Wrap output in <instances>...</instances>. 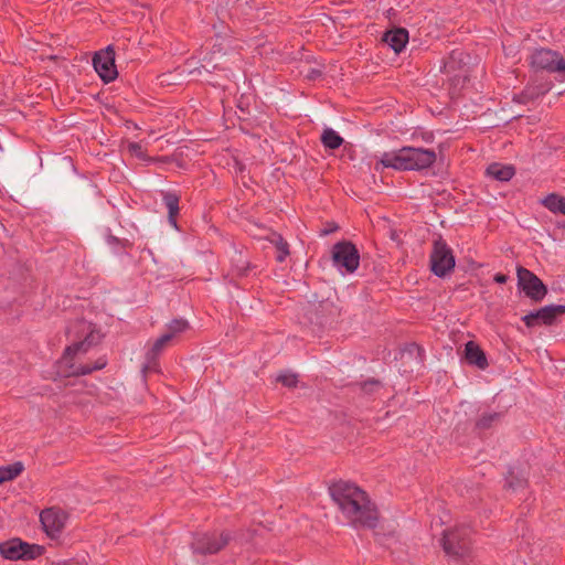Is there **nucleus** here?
I'll list each match as a JSON object with an SVG mask.
<instances>
[{
  "label": "nucleus",
  "instance_id": "f257e3e1",
  "mask_svg": "<svg viewBox=\"0 0 565 565\" xmlns=\"http://www.w3.org/2000/svg\"><path fill=\"white\" fill-rule=\"evenodd\" d=\"M332 501L343 518L353 527H374L377 511L365 491L348 481H338L329 487Z\"/></svg>",
  "mask_w": 565,
  "mask_h": 565
},
{
  "label": "nucleus",
  "instance_id": "f03ea898",
  "mask_svg": "<svg viewBox=\"0 0 565 565\" xmlns=\"http://www.w3.org/2000/svg\"><path fill=\"white\" fill-rule=\"evenodd\" d=\"M436 161V153L430 149L403 147L401 149L383 152L374 166L381 172L385 168L397 171L423 170Z\"/></svg>",
  "mask_w": 565,
  "mask_h": 565
},
{
  "label": "nucleus",
  "instance_id": "7ed1b4c3",
  "mask_svg": "<svg viewBox=\"0 0 565 565\" xmlns=\"http://www.w3.org/2000/svg\"><path fill=\"white\" fill-rule=\"evenodd\" d=\"M85 329L89 330L88 334L83 341L68 347L60 362L61 372L65 376L85 375L95 370H100L106 365L105 359H99L94 364L82 365L76 363L77 356L86 353L88 349L97 344L102 338L100 333L92 329L90 324L85 326Z\"/></svg>",
  "mask_w": 565,
  "mask_h": 565
},
{
  "label": "nucleus",
  "instance_id": "20e7f679",
  "mask_svg": "<svg viewBox=\"0 0 565 565\" xmlns=\"http://www.w3.org/2000/svg\"><path fill=\"white\" fill-rule=\"evenodd\" d=\"M333 266L341 273H353L360 264L359 252L350 242H339L332 248Z\"/></svg>",
  "mask_w": 565,
  "mask_h": 565
},
{
  "label": "nucleus",
  "instance_id": "39448f33",
  "mask_svg": "<svg viewBox=\"0 0 565 565\" xmlns=\"http://www.w3.org/2000/svg\"><path fill=\"white\" fill-rule=\"evenodd\" d=\"M530 63L533 67L558 73L565 76V60L552 50H536L530 56Z\"/></svg>",
  "mask_w": 565,
  "mask_h": 565
},
{
  "label": "nucleus",
  "instance_id": "423d86ee",
  "mask_svg": "<svg viewBox=\"0 0 565 565\" xmlns=\"http://www.w3.org/2000/svg\"><path fill=\"white\" fill-rule=\"evenodd\" d=\"M431 270L435 275L443 277L455 267V258L450 248L441 241L434 244L430 255Z\"/></svg>",
  "mask_w": 565,
  "mask_h": 565
},
{
  "label": "nucleus",
  "instance_id": "0eeeda50",
  "mask_svg": "<svg viewBox=\"0 0 565 565\" xmlns=\"http://www.w3.org/2000/svg\"><path fill=\"white\" fill-rule=\"evenodd\" d=\"M518 282L525 295L535 302L541 301L547 292V288L543 281L532 271L523 267L518 268Z\"/></svg>",
  "mask_w": 565,
  "mask_h": 565
},
{
  "label": "nucleus",
  "instance_id": "6e6552de",
  "mask_svg": "<svg viewBox=\"0 0 565 565\" xmlns=\"http://www.w3.org/2000/svg\"><path fill=\"white\" fill-rule=\"evenodd\" d=\"M445 553L455 558L463 557L469 550L467 532L463 529L445 531L443 536Z\"/></svg>",
  "mask_w": 565,
  "mask_h": 565
},
{
  "label": "nucleus",
  "instance_id": "1a4fd4ad",
  "mask_svg": "<svg viewBox=\"0 0 565 565\" xmlns=\"http://www.w3.org/2000/svg\"><path fill=\"white\" fill-rule=\"evenodd\" d=\"M41 553V546L29 545L18 539L0 544V554L8 559L35 558Z\"/></svg>",
  "mask_w": 565,
  "mask_h": 565
},
{
  "label": "nucleus",
  "instance_id": "9d476101",
  "mask_svg": "<svg viewBox=\"0 0 565 565\" xmlns=\"http://www.w3.org/2000/svg\"><path fill=\"white\" fill-rule=\"evenodd\" d=\"M93 64L97 74L106 83L114 81L118 75L115 65V54L111 46L96 53Z\"/></svg>",
  "mask_w": 565,
  "mask_h": 565
},
{
  "label": "nucleus",
  "instance_id": "9b49d317",
  "mask_svg": "<svg viewBox=\"0 0 565 565\" xmlns=\"http://www.w3.org/2000/svg\"><path fill=\"white\" fill-rule=\"evenodd\" d=\"M228 534H201L193 542V550L201 554H213L221 551L228 543Z\"/></svg>",
  "mask_w": 565,
  "mask_h": 565
},
{
  "label": "nucleus",
  "instance_id": "f8f14e48",
  "mask_svg": "<svg viewBox=\"0 0 565 565\" xmlns=\"http://www.w3.org/2000/svg\"><path fill=\"white\" fill-rule=\"evenodd\" d=\"M40 520L47 535L54 537L63 530L66 515L63 511L51 508L41 512Z\"/></svg>",
  "mask_w": 565,
  "mask_h": 565
},
{
  "label": "nucleus",
  "instance_id": "ddd939ff",
  "mask_svg": "<svg viewBox=\"0 0 565 565\" xmlns=\"http://www.w3.org/2000/svg\"><path fill=\"white\" fill-rule=\"evenodd\" d=\"M563 313H565V306H546L537 310L536 312H531L526 315L523 318V321L527 327H534L540 321L543 322L544 324H551L558 315Z\"/></svg>",
  "mask_w": 565,
  "mask_h": 565
},
{
  "label": "nucleus",
  "instance_id": "4468645a",
  "mask_svg": "<svg viewBox=\"0 0 565 565\" xmlns=\"http://www.w3.org/2000/svg\"><path fill=\"white\" fill-rule=\"evenodd\" d=\"M395 53H399L408 42V32L405 29H395L385 33L383 39Z\"/></svg>",
  "mask_w": 565,
  "mask_h": 565
},
{
  "label": "nucleus",
  "instance_id": "2eb2a0df",
  "mask_svg": "<svg viewBox=\"0 0 565 565\" xmlns=\"http://www.w3.org/2000/svg\"><path fill=\"white\" fill-rule=\"evenodd\" d=\"M465 358L470 364L477 365L480 369H484L488 364L482 350L471 341L466 344Z\"/></svg>",
  "mask_w": 565,
  "mask_h": 565
},
{
  "label": "nucleus",
  "instance_id": "dca6fc26",
  "mask_svg": "<svg viewBox=\"0 0 565 565\" xmlns=\"http://www.w3.org/2000/svg\"><path fill=\"white\" fill-rule=\"evenodd\" d=\"M487 173L498 181H509L514 175V168L509 164L492 163L487 168Z\"/></svg>",
  "mask_w": 565,
  "mask_h": 565
},
{
  "label": "nucleus",
  "instance_id": "f3484780",
  "mask_svg": "<svg viewBox=\"0 0 565 565\" xmlns=\"http://www.w3.org/2000/svg\"><path fill=\"white\" fill-rule=\"evenodd\" d=\"M543 204L551 212L562 213L565 215V198L553 193L543 200Z\"/></svg>",
  "mask_w": 565,
  "mask_h": 565
},
{
  "label": "nucleus",
  "instance_id": "a211bd4d",
  "mask_svg": "<svg viewBox=\"0 0 565 565\" xmlns=\"http://www.w3.org/2000/svg\"><path fill=\"white\" fill-rule=\"evenodd\" d=\"M23 471L22 462H14L6 467H0V484L13 480Z\"/></svg>",
  "mask_w": 565,
  "mask_h": 565
},
{
  "label": "nucleus",
  "instance_id": "6ab92c4d",
  "mask_svg": "<svg viewBox=\"0 0 565 565\" xmlns=\"http://www.w3.org/2000/svg\"><path fill=\"white\" fill-rule=\"evenodd\" d=\"M321 141L324 147L337 149L342 145L343 138L333 129L327 128L321 136Z\"/></svg>",
  "mask_w": 565,
  "mask_h": 565
},
{
  "label": "nucleus",
  "instance_id": "aec40b11",
  "mask_svg": "<svg viewBox=\"0 0 565 565\" xmlns=\"http://www.w3.org/2000/svg\"><path fill=\"white\" fill-rule=\"evenodd\" d=\"M163 201L169 212V221L175 226V216L179 212V198L173 193H167Z\"/></svg>",
  "mask_w": 565,
  "mask_h": 565
},
{
  "label": "nucleus",
  "instance_id": "412c9836",
  "mask_svg": "<svg viewBox=\"0 0 565 565\" xmlns=\"http://www.w3.org/2000/svg\"><path fill=\"white\" fill-rule=\"evenodd\" d=\"M170 341H171V334H166V333L162 337H160L159 339H157L152 343L151 349L148 352V359L154 360L157 358V355L167 348V345L169 344Z\"/></svg>",
  "mask_w": 565,
  "mask_h": 565
},
{
  "label": "nucleus",
  "instance_id": "4be33fe9",
  "mask_svg": "<svg viewBox=\"0 0 565 565\" xmlns=\"http://www.w3.org/2000/svg\"><path fill=\"white\" fill-rule=\"evenodd\" d=\"M188 328H189V323L186 320L175 319L168 324V331L166 334H171V339H172L174 335L185 331Z\"/></svg>",
  "mask_w": 565,
  "mask_h": 565
},
{
  "label": "nucleus",
  "instance_id": "5701e85b",
  "mask_svg": "<svg viewBox=\"0 0 565 565\" xmlns=\"http://www.w3.org/2000/svg\"><path fill=\"white\" fill-rule=\"evenodd\" d=\"M276 380L287 387H295L298 382L297 375L290 372L279 374Z\"/></svg>",
  "mask_w": 565,
  "mask_h": 565
},
{
  "label": "nucleus",
  "instance_id": "b1692460",
  "mask_svg": "<svg viewBox=\"0 0 565 565\" xmlns=\"http://www.w3.org/2000/svg\"><path fill=\"white\" fill-rule=\"evenodd\" d=\"M497 419V414H483L477 422L479 428L486 429Z\"/></svg>",
  "mask_w": 565,
  "mask_h": 565
},
{
  "label": "nucleus",
  "instance_id": "393cba45",
  "mask_svg": "<svg viewBox=\"0 0 565 565\" xmlns=\"http://www.w3.org/2000/svg\"><path fill=\"white\" fill-rule=\"evenodd\" d=\"M127 148H128V151L130 152V154H132L137 158H140V159L145 158V152H143L142 146L140 143L129 142Z\"/></svg>",
  "mask_w": 565,
  "mask_h": 565
},
{
  "label": "nucleus",
  "instance_id": "a878e982",
  "mask_svg": "<svg viewBox=\"0 0 565 565\" xmlns=\"http://www.w3.org/2000/svg\"><path fill=\"white\" fill-rule=\"evenodd\" d=\"M275 244L277 252H282L284 249H288V244L280 236H276L273 241Z\"/></svg>",
  "mask_w": 565,
  "mask_h": 565
},
{
  "label": "nucleus",
  "instance_id": "bb28decb",
  "mask_svg": "<svg viewBox=\"0 0 565 565\" xmlns=\"http://www.w3.org/2000/svg\"><path fill=\"white\" fill-rule=\"evenodd\" d=\"M289 254V250L288 249H284L282 252H277V256H276V259L279 262V263H282L286 257L288 256Z\"/></svg>",
  "mask_w": 565,
  "mask_h": 565
},
{
  "label": "nucleus",
  "instance_id": "cd10ccee",
  "mask_svg": "<svg viewBox=\"0 0 565 565\" xmlns=\"http://www.w3.org/2000/svg\"><path fill=\"white\" fill-rule=\"evenodd\" d=\"M377 386H379V383L376 381H371V382H367L364 384V390L367 392H371Z\"/></svg>",
  "mask_w": 565,
  "mask_h": 565
},
{
  "label": "nucleus",
  "instance_id": "c85d7f7f",
  "mask_svg": "<svg viewBox=\"0 0 565 565\" xmlns=\"http://www.w3.org/2000/svg\"><path fill=\"white\" fill-rule=\"evenodd\" d=\"M494 280L498 282V284H504L507 282L508 280V276L503 275V274H497L494 276Z\"/></svg>",
  "mask_w": 565,
  "mask_h": 565
},
{
  "label": "nucleus",
  "instance_id": "c756f323",
  "mask_svg": "<svg viewBox=\"0 0 565 565\" xmlns=\"http://www.w3.org/2000/svg\"><path fill=\"white\" fill-rule=\"evenodd\" d=\"M319 76H320V72H319L318 70H311V71L308 73V75H307V77H308L309 79H316V78H318Z\"/></svg>",
  "mask_w": 565,
  "mask_h": 565
}]
</instances>
